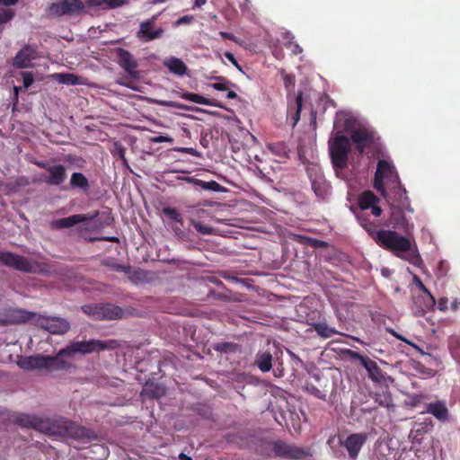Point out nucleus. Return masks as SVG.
Listing matches in <instances>:
<instances>
[{
  "instance_id": "obj_16",
  "label": "nucleus",
  "mask_w": 460,
  "mask_h": 460,
  "mask_svg": "<svg viewBox=\"0 0 460 460\" xmlns=\"http://www.w3.org/2000/svg\"><path fill=\"white\" fill-rule=\"evenodd\" d=\"M36 50L30 46H25L16 54L13 65L17 68L30 67L32 60L36 59Z\"/></svg>"
},
{
  "instance_id": "obj_7",
  "label": "nucleus",
  "mask_w": 460,
  "mask_h": 460,
  "mask_svg": "<svg viewBox=\"0 0 460 460\" xmlns=\"http://www.w3.org/2000/svg\"><path fill=\"white\" fill-rule=\"evenodd\" d=\"M399 175L390 159H379L375 174L374 187L378 191L399 182Z\"/></svg>"
},
{
  "instance_id": "obj_58",
  "label": "nucleus",
  "mask_w": 460,
  "mask_h": 460,
  "mask_svg": "<svg viewBox=\"0 0 460 460\" xmlns=\"http://www.w3.org/2000/svg\"><path fill=\"white\" fill-rule=\"evenodd\" d=\"M191 21V17L190 16H183L178 20V23H186Z\"/></svg>"
},
{
  "instance_id": "obj_5",
  "label": "nucleus",
  "mask_w": 460,
  "mask_h": 460,
  "mask_svg": "<svg viewBox=\"0 0 460 460\" xmlns=\"http://www.w3.org/2000/svg\"><path fill=\"white\" fill-rule=\"evenodd\" d=\"M18 313L22 321H31L52 334H65L70 329V323L61 317L45 316L25 311H18Z\"/></svg>"
},
{
  "instance_id": "obj_19",
  "label": "nucleus",
  "mask_w": 460,
  "mask_h": 460,
  "mask_svg": "<svg viewBox=\"0 0 460 460\" xmlns=\"http://www.w3.org/2000/svg\"><path fill=\"white\" fill-rule=\"evenodd\" d=\"M86 215H73L67 217L60 218L54 222V226L57 228H68L78 223L90 220L93 217Z\"/></svg>"
},
{
  "instance_id": "obj_20",
  "label": "nucleus",
  "mask_w": 460,
  "mask_h": 460,
  "mask_svg": "<svg viewBox=\"0 0 460 460\" xmlns=\"http://www.w3.org/2000/svg\"><path fill=\"white\" fill-rule=\"evenodd\" d=\"M302 102V93H298L295 99V102L288 106V118L290 119L292 127H295L300 119Z\"/></svg>"
},
{
  "instance_id": "obj_14",
  "label": "nucleus",
  "mask_w": 460,
  "mask_h": 460,
  "mask_svg": "<svg viewBox=\"0 0 460 460\" xmlns=\"http://www.w3.org/2000/svg\"><path fill=\"white\" fill-rule=\"evenodd\" d=\"M118 63L119 65L131 76L137 77V64L133 56L123 49H119L118 51Z\"/></svg>"
},
{
  "instance_id": "obj_40",
  "label": "nucleus",
  "mask_w": 460,
  "mask_h": 460,
  "mask_svg": "<svg viewBox=\"0 0 460 460\" xmlns=\"http://www.w3.org/2000/svg\"><path fill=\"white\" fill-rule=\"evenodd\" d=\"M281 76L284 86L290 91L295 85V76L293 75L286 74L284 71L281 72Z\"/></svg>"
},
{
  "instance_id": "obj_12",
  "label": "nucleus",
  "mask_w": 460,
  "mask_h": 460,
  "mask_svg": "<svg viewBox=\"0 0 460 460\" xmlns=\"http://www.w3.org/2000/svg\"><path fill=\"white\" fill-rule=\"evenodd\" d=\"M84 4L81 0H57L49 7V14L62 16L82 11Z\"/></svg>"
},
{
  "instance_id": "obj_13",
  "label": "nucleus",
  "mask_w": 460,
  "mask_h": 460,
  "mask_svg": "<svg viewBox=\"0 0 460 460\" xmlns=\"http://www.w3.org/2000/svg\"><path fill=\"white\" fill-rule=\"evenodd\" d=\"M67 178L66 170L63 164H53L48 167V172L41 175L44 182L51 186H60Z\"/></svg>"
},
{
  "instance_id": "obj_31",
  "label": "nucleus",
  "mask_w": 460,
  "mask_h": 460,
  "mask_svg": "<svg viewBox=\"0 0 460 460\" xmlns=\"http://www.w3.org/2000/svg\"><path fill=\"white\" fill-rule=\"evenodd\" d=\"M216 79L217 80V82L214 84H209L208 86L212 87L217 91L226 92L228 90L229 85H233L232 83H230L227 79L222 76L217 77Z\"/></svg>"
},
{
  "instance_id": "obj_59",
  "label": "nucleus",
  "mask_w": 460,
  "mask_h": 460,
  "mask_svg": "<svg viewBox=\"0 0 460 460\" xmlns=\"http://www.w3.org/2000/svg\"><path fill=\"white\" fill-rule=\"evenodd\" d=\"M457 344L460 347V338H453L450 340L449 346L452 348L454 344Z\"/></svg>"
},
{
  "instance_id": "obj_32",
  "label": "nucleus",
  "mask_w": 460,
  "mask_h": 460,
  "mask_svg": "<svg viewBox=\"0 0 460 460\" xmlns=\"http://www.w3.org/2000/svg\"><path fill=\"white\" fill-rule=\"evenodd\" d=\"M285 39L287 40V42L285 43V46L292 51L293 54L297 55L302 52V48L297 44L292 42V40L294 37L290 34V32L287 31L284 34Z\"/></svg>"
},
{
  "instance_id": "obj_3",
  "label": "nucleus",
  "mask_w": 460,
  "mask_h": 460,
  "mask_svg": "<svg viewBox=\"0 0 460 460\" xmlns=\"http://www.w3.org/2000/svg\"><path fill=\"white\" fill-rule=\"evenodd\" d=\"M335 126L350 132L351 140L360 155L374 153L379 149V138L373 128L359 123L351 113L337 112Z\"/></svg>"
},
{
  "instance_id": "obj_18",
  "label": "nucleus",
  "mask_w": 460,
  "mask_h": 460,
  "mask_svg": "<svg viewBox=\"0 0 460 460\" xmlns=\"http://www.w3.org/2000/svg\"><path fill=\"white\" fill-rule=\"evenodd\" d=\"M152 21H146L140 24V30L138 31V36L146 40H152L161 37L163 33L162 29L153 30Z\"/></svg>"
},
{
  "instance_id": "obj_64",
  "label": "nucleus",
  "mask_w": 460,
  "mask_h": 460,
  "mask_svg": "<svg viewBox=\"0 0 460 460\" xmlns=\"http://www.w3.org/2000/svg\"><path fill=\"white\" fill-rule=\"evenodd\" d=\"M188 458H190L187 455H185L184 453H181L179 455V459L180 460H187Z\"/></svg>"
},
{
  "instance_id": "obj_47",
  "label": "nucleus",
  "mask_w": 460,
  "mask_h": 460,
  "mask_svg": "<svg viewBox=\"0 0 460 460\" xmlns=\"http://www.w3.org/2000/svg\"><path fill=\"white\" fill-rule=\"evenodd\" d=\"M114 147H115V152L118 154V155L123 161H125V149H124V147L120 144H118V143H115Z\"/></svg>"
},
{
  "instance_id": "obj_24",
  "label": "nucleus",
  "mask_w": 460,
  "mask_h": 460,
  "mask_svg": "<svg viewBox=\"0 0 460 460\" xmlns=\"http://www.w3.org/2000/svg\"><path fill=\"white\" fill-rule=\"evenodd\" d=\"M255 363L261 371L269 372L272 367V355L269 351H259Z\"/></svg>"
},
{
  "instance_id": "obj_6",
  "label": "nucleus",
  "mask_w": 460,
  "mask_h": 460,
  "mask_svg": "<svg viewBox=\"0 0 460 460\" xmlns=\"http://www.w3.org/2000/svg\"><path fill=\"white\" fill-rule=\"evenodd\" d=\"M0 261L8 267L26 273L48 272L47 264L31 261L23 256L12 252H0Z\"/></svg>"
},
{
  "instance_id": "obj_54",
  "label": "nucleus",
  "mask_w": 460,
  "mask_h": 460,
  "mask_svg": "<svg viewBox=\"0 0 460 460\" xmlns=\"http://www.w3.org/2000/svg\"><path fill=\"white\" fill-rule=\"evenodd\" d=\"M21 89H22L21 86L13 87V102H14V103L18 102V94H19V91H21Z\"/></svg>"
},
{
  "instance_id": "obj_21",
  "label": "nucleus",
  "mask_w": 460,
  "mask_h": 460,
  "mask_svg": "<svg viewBox=\"0 0 460 460\" xmlns=\"http://www.w3.org/2000/svg\"><path fill=\"white\" fill-rule=\"evenodd\" d=\"M164 65L169 71L177 75H184L187 72L186 65L178 58L170 57L164 59Z\"/></svg>"
},
{
  "instance_id": "obj_43",
  "label": "nucleus",
  "mask_w": 460,
  "mask_h": 460,
  "mask_svg": "<svg viewBox=\"0 0 460 460\" xmlns=\"http://www.w3.org/2000/svg\"><path fill=\"white\" fill-rule=\"evenodd\" d=\"M173 150L179 153L188 154L195 157H200V153L192 147H175Z\"/></svg>"
},
{
  "instance_id": "obj_49",
  "label": "nucleus",
  "mask_w": 460,
  "mask_h": 460,
  "mask_svg": "<svg viewBox=\"0 0 460 460\" xmlns=\"http://www.w3.org/2000/svg\"><path fill=\"white\" fill-rule=\"evenodd\" d=\"M297 238L299 239V241L303 243H310L314 246H315L316 243H318V241L314 240V239H312V238H309V237H305V236H300L298 235Z\"/></svg>"
},
{
  "instance_id": "obj_55",
  "label": "nucleus",
  "mask_w": 460,
  "mask_h": 460,
  "mask_svg": "<svg viewBox=\"0 0 460 460\" xmlns=\"http://www.w3.org/2000/svg\"><path fill=\"white\" fill-rule=\"evenodd\" d=\"M36 164L39 166V167H41L43 169H45L46 171V173L48 172V167H51L53 164H49L46 162H38L36 163Z\"/></svg>"
},
{
  "instance_id": "obj_2",
  "label": "nucleus",
  "mask_w": 460,
  "mask_h": 460,
  "mask_svg": "<svg viewBox=\"0 0 460 460\" xmlns=\"http://www.w3.org/2000/svg\"><path fill=\"white\" fill-rule=\"evenodd\" d=\"M111 346L101 341H75L60 349L55 356H44L37 354L30 357L21 358L18 366L25 370H39L44 374L52 373L59 370H66L71 367L66 358H72L75 354H87L95 351L103 350Z\"/></svg>"
},
{
  "instance_id": "obj_1",
  "label": "nucleus",
  "mask_w": 460,
  "mask_h": 460,
  "mask_svg": "<svg viewBox=\"0 0 460 460\" xmlns=\"http://www.w3.org/2000/svg\"><path fill=\"white\" fill-rule=\"evenodd\" d=\"M378 199L371 191L363 192L358 199L359 209L356 213V217L359 225L368 233L375 242L381 247L392 251L396 256L408 261L413 265H420V256L411 249L410 241L401 235L396 231L376 230V226L367 217V210L378 217L382 214V209L376 203Z\"/></svg>"
},
{
  "instance_id": "obj_28",
  "label": "nucleus",
  "mask_w": 460,
  "mask_h": 460,
  "mask_svg": "<svg viewBox=\"0 0 460 460\" xmlns=\"http://www.w3.org/2000/svg\"><path fill=\"white\" fill-rule=\"evenodd\" d=\"M312 328L322 338L327 339L332 337L334 334L339 333L334 328L328 326L325 323H314Z\"/></svg>"
},
{
  "instance_id": "obj_35",
  "label": "nucleus",
  "mask_w": 460,
  "mask_h": 460,
  "mask_svg": "<svg viewBox=\"0 0 460 460\" xmlns=\"http://www.w3.org/2000/svg\"><path fill=\"white\" fill-rule=\"evenodd\" d=\"M190 224L193 227L202 234H210L213 233V228L208 225H203L200 222L190 219Z\"/></svg>"
},
{
  "instance_id": "obj_9",
  "label": "nucleus",
  "mask_w": 460,
  "mask_h": 460,
  "mask_svg": "<svg viewBox=\"0 0 460 460\" xmlns=\"http://www.w3.org/2000/svg\"><path fill=\"white\" fill-rule=\"evenodd\" d=\"M367 439V434L366 433H354L348 436L344 440L340 438L331 437L327 440V444L332 447L333 444L337 441L338 444H341L348 451L349 456L351 459L357 458L358 453Z\"/></svg>"
},
{
  "instance_id": "obj_52",
  "label": "nucleus",
  "mask_w": 460,
  "mask_h": 460,
  "mask_svg": "<svg viewBox=\"0 0 460 460\" xmlns=\"http://www.w3.org/2000/svg\"><path fill=\"white\" fill-rule=\"evenodd\" d=\"M155 102L159 105H162V106L177 107V105L173 102H171V101H155Z\"/></svg>"
},
{
  "instance_id": "obj_25",
  "label": "nucleus",
  "mask_w": 460,
  "mask_h": 460,
  "mask_svg": "<svg viewBox=\"0 0 460 460\" xmlns=\"http://www.w3.org/2000/svg\"><path fill=\"white\" fill-rule=\"evenodd\" d=\"M415 304L420 307V312L424 313L427 310L434 308L436 300L429 292H427L416 298Z\"/></svg>"
},
{
  "instance_id": "obj_48",
  "label": "nucleus",
  "mask_w": 460,
  "mask_h": 460,
  "mask_svg": "<svg viewBox=\"0 0 460 460\" xmlns=\"http://www.w3.org/2000/svg\"><path fill=\"white\" fill-rule=\"evenodd\" d=\"M425 398L423 394H413L411 396V405L415 406L422 402Z\"/></svg>"
},
{
  "instance_id": "obj_39",
  "label": "nucleus",
  "mask_w": 460,
  "mask_h": 460,
  "mask_svg": "<svg viewBox=\"0 0 460 460\" xmlns=\"http://www.w3.org/2000/svg\"><path fill=\"white\" fill-rule=\"evenodd\" d=\"M195 183L197 185H199L202 187V189L204 190H214V191H217L219 190V184L214 181H203L201 180H196L195 181Z\"/></svg>"
},
{
  "instance_id": "obj_41",
  "label": "nucleus",
  "mask_w": 460,
  "mask_h": 460,
  "mask_svg": "<svg viewBox=\"0 0 460 460\" xmlns=\"http://www.w3.org/2000/svg\"><path fill=\"white\" fill-rule=\"evenodd\" d=\"M312 188L314 190L315 194L321 198H323L328 192V187L325 184H323V187L322 188L320 186V182L316 181H312Z\"/></svg>"
},
{
  "instance_id": "obj_45",
  "label": "nucleus",
  "mask_w": 460,
  "mask_h": 460,
  "mask_svg": "<svg viewBox=\"0 0 460 460\" xmlns=\"http://www.w3.org/2000/svg\"><path fill=\"white\" fill-rule=\"evenodd\" d=\"M226 58L231 62L235 67H237L239 70L241 69V66H239L237 60L235 59L234 56L231 52H226L225 53Z\"/></svg>"
},
{
  "instance_id": "obj_50",
  "label": "nucleus",
  "mask_w": 460,
  "mask_h": 460,
  "mask_svg": "<svg viewBox=\"0 0 460 460\" xmlns=\"http://www.w3.org/2000/svg\"><path fill=\"white\" fill-rule=\"evenodd\" d=\"M348 353H349V355L351 358L359 360L361 365H362V359H367L368 358L364 357V356L360 355L359 353L352 351V350H348Z\"/></svg>"
},
{
  "instance_id": "obj_36",
  "label": "nucleus",
  "mask_w": 460,
  "mask_h": 460,
  "mask_svg": "<svg viewBox=\"0 0 460 460\" xmlns=\"http://www.w3.org/2000/svg\"><path fill=\"white\" fill-rule=\"evenodd\" d=\"M14 16V13L11 9L0 8V26L11 21Z\"/></svg>"
},
{
  "instance_id": "obj_53",
  "label": "nucleus",
  "mask_w": 460,
  "mask_h": 460,
  "mask_svg": "<svg viewBox=\"0 0 460 460\" xmlns=\"http://www.w3.org/2000/svg\"><path fill=\"white\" fill-rule=\"evenodd\" d=\"M19 0H0V5L12 6L15 5Z\"/></svg>"
},
{
  "instance_id": "obj_17",
  "label": "nucleus",
  "mask_w": 460,
  "mask_h": 460,
  "mask_svg": "<svg viewBox=\"0 0 460 460\" xmlns=\"http://www.w3.org/2000/svg\"><path fill=\"white\" fill-rule=\"evenodd\" d=\"M425 412L433 415L441 422L449 421V411L443 401H436L426 405Z\"/></svg>"
},
{
  "instance_id": "obj_34",
  "label": "nucleus",
  "mask_w": 460,
  "mask_h": 460,
  "mask_svg": "<svg viewBox=\"0 0 460 460\" xmlns=\"http://www.w3.org/2000/svg\"><path fill=\"white\" fill-rule=\"evenodd\" d=\"M164 213L175 223H179L181 226L182 225L181 215L175 208H164Z\"/></svg>"
},
{
  "instance_id": "obj_42",
  "label": "nucleus",
  "mask_w": 460,
  "mask_h": 460,
  "mask_svg": "<svg viewBox=\"0 0 460 460\" xmlns=\"http://www.w3.org/2000/svg\"><path fill=\"white\" fill-rule=\"evenodd\" d=\"M306 390L307 392L310 394H313L314 396H315L316 398H319V399H322V400H325L326 399V394L325 393L322 392L321 390H319L316 386L314 385H308L306 387Z\"/></svg>"
},
{
  "instance_id": "obj_10",
  "label": "nucleus",
  "mask_w": 460,
  "mask_h": 460,
  "mask_svg": "<svg viewBox=\"0 0 460 460\" xmlns=\"http://www.w3.org/2000/svg\"><path fill=\"white\" fill-rule=\"evenodd\" d=\"M270 447L275 456L286 459L298 460L310 455L309 450L284 441H276Z\"/></svg>"
},
{
  "instance_id": "obj_51",
  "label": "nucleus",
  "mask_w": 460,
  "mask_h": 460,
  "mask_svg": "<svg viewBox=\"0 0 460 460\" xmlns=\"http://www.w3.org/2000/svg\"><path fill=\"white\" fill-rule=\"evenodd\" d=\"M219 34L224 39H228V40H233L234 42L237 41L235 36L234 34H232V33H229V32H226V31H220Z\"/></svg>"
},
{
  "instance_id": "obj_30",
  "label": "nucleus",
  "mask_w": 460,
  "mask_h": 460,
  "mask_svg": "<svg viewBox=\"0 0 460 460\" xmlns=\"http://www.w3.org/2000/svg\"><path fill=\"white\" fill-rule=\"evenodd\" d=\"M126 0H90L91 4L107 8H116L122 5Z\"/></svg>"
},
{
  "instance_id": "obj_61",
  "label": "nucleus",
  "mask_w": 460,
  "mask_h": 460,
  "mask_svg": "<svg viewBox=\"0 0 460 460\" xmlns=\"http://www.w3.org/2000/svg\"><path fill=\"white\" fill-rule=\"evenodd\" d=\"M207 0H195L194 1V6L196 7H201L203 4H205Z\"/></svg>"
},
{
  "instance_id": "obj_11",
  "label": "nucleus",
  "mask_w": 460,
  "mask_h": 460,
  "mask_svg": "<svg viewBox=\"0 0 460 460\" xmlns=\"http://www.w3.org/2000/svg\"><path fill=\"white\" fill-rule=\"evenodd\" d=\"M404 211H407L405 208H391V215L389 218V223L392 225L393 228L395 230H399L403 232L407 236H405L409 241L408 237L413 230V224L411 223L403 215ZM411 243V242H410ZM412 245V243H411ZM411 249L416 252L419 255L417 250L411 246Z\"/></svg>"
},
{
  "instance_id": "obj_4",
  "label": "nucleus",
  "mask_w": 460,
  "mask_h": 460,
  "mask_svg": "<svg viewBox=\"0 0 460 460\" xmlns=\"http://www.w3.org/2000/svg\"><path fill=\"white\" fill-rule=\"evenodd\" d=\"M330 155L336 175L341 179H345V169L348 165V155L350 151L349 139L337 134L330 142Z\"/></svg>"
},
{
  "instance_id": "obj_37",
  "label": "nucleus",
  "mask_w": 460,
  "mask_h": 460,
  "mask_svg": "<svg viewBox=\"0 0 460 460\" xmlns=\"http://www.w3.org/2000/svg\"><path fill=\"white\" fill-rule=\"evenodd\" d=\"M112 269L116 271L124 272V273L128 274L130 278H132V269L128 265H121V264L114 263L112 265ZM139 274H141L140 271H136V270L133 271V275H139Z\"/></svg>"
},
{
  "instance_id": "obj_8",
  "label": "nucleus",
  "mask_w": 460,
  "mask_h": 460,
  "mask_svg": "<svg viewBox=\"0 0 460 460\" xmlns=\"http://www.w3.org/2000/svg\"><path fill=\"white\" fill-rule=\"evenodd\" d=\"M380 192L387 200L391 208H405L410 213L413 212L412 208L409 204L406 190L402 187L401 181L384 188V191Z\"/></svg>"
},
{
  "instance_id": "obj_57",
  "label": "nucleus",
  "mask_w": 460,
  "mask_h": 460,
  "mask_svg": "<svg viewBox=\"0 0 460 460\" xmlns=\"http://www.w3.org/2000/svg\"><path fill=\"white\" fill-rule=\"evenodd\" d=\"M418 286H419L420 291L422 292V294H426L427 292H429V290L426 288V287L419 279H418Z\"/></svg>"
},
{
  "instance_id": "obj_46",
  "label": "nucleus",
  "mask_w": 460,
  "mask_h": 460,
  "mask_svg": "<svg viewBox=\"0 0 460 460\" xmlns=\"http://www.w3.org/2000/svg\"><path fill=\"white\" fill-rule=\"evenodd\" d=\"M448 300L447 297H441L438 300V309L441 312H445L447 309Z\"/></svg>"
},
{
  "instance_id": "obj_29",
  "label": "nucleus",
  "mask_w": 460,
  "mask_h": 460,
  "mask_svg": "<svg viewBox=\"0 0 460 460\" xmlns=\"http://www.w3.org/2000/svg\"><path fill=\"white\" fill-rule=\"evenodd\" d=\"M182 99L192 102L198 104L203 105H215L211 100H208L199 94L192 93H184L181 96Z\"/></svg>"
},
{
  "instance_id": "obj_22",
  "label": "nucleus",
  "mask_w": 460,
  "mask_h": 460,
  "mask_svg": "<svg viewBox=\"0 0 460 460\" xmlns=\"http://www.w3.org/2000/svg\"><path fill=\"white\" fill-rule=\"evenodd\" d=\"M69 183L72 189L80 190L83 192H87L90 189L89 181L82 172H73Z\"/></svg>"
},
{
  "instance_id": "obj_56",
  "label": "nucleus",
  "mask_w": 460,
  "mask_h": 460,
  "mask_svg": "<svg viewBox=\"0 0 460 460\" xmlns=\"http://www.w3.org/2000/svg\"><path fill=\"white\" fill-rule=\"evenodd\" d=\"M230 346H231V345H230V344H228V343L217 344V345L216 346V349H217V350H222V351H226V349H227L228 347H230Z\"/></svg>"
},
{
  "instance_id": "obj_23",
  "label": "nucleus",
  "mask_w": 460,
  "mask_h": 460,
  "mask_svg": "<svg viewBox=\"0 0 460 460\" xmlns=\"http://www.w3.org/2000/svg\"><path fill=\"white\" fill-rule=\"evenodd\" d=\"M59 84L66 85L82 84L83 80L81 77L70 73H57L51 75Z\"/></svg>"
},
{
  "instance_id": "obj_62",
  "label": "nucleus",
  "mask_w": 460,
  "mask_h": 460,
  "mask_svg": "<svg viewBox=\"0 0 460 460\" xmlns=\"http://www.w3.org/2000/svg\"><path fill=\"white\" fill-rule=\"evenodd\" d=\"M458 301L456 299H455L452 303H451V309L453 311H456L458 309Z\"/></svg>"
},
{
  "instance_id": "obj_63",
  "label": "nucleus",
  "mask_w": 460,
  "mask_h": 460,
  "mask_svg": "<svg viewBox=\"0 0 460 460\" xmlns=\"http://www.w3.org/2000/svg\"><path fill=\"white\" fill-rule=\"evenodd\" d=\"M381 272H382V275L386 278L389 277V275H390V270L388 269H383Z\"/></svg>"
},
{
  "instance_id": "obj_38",
  "label": "nucleus",
  "mask_w": 460,
  "mask_h": 460,
  "mask_svg": "<svg viewBox=\"0 0 460 460\" xmlns=\"http://www.w3.org/2000/svg\"><path fill=\"white\" fill-rule=\"evenodd\" d=\"M22 77L24 89H28L34 82L33 75L31 72L22 71L19 74Z\"/></svg>"
},
{
  "instance_id": "obj_26",
  "label": "nucleus",
  "mask_w": 460,
  "mask_h": 460,
  "mask_svg": "<svg viewBox=\"0 0 460 460\" xmlns=\"http://www.w3.org/2000/svg\"><path fill=\"white\" fill-rule=\"evenodd\" d=\"M362 366L366 368L371 379L379 381L382 378V372L375 361L370 358L362 359Z\"/></svg>"
},
{
  "instance_id": "obj_60",
  "label": "nucleus",
  "mask_w": 460,
  "mask_h": 460,
  "mask_svg": "<svg viewBox=\"0 0 460 460\" xmlns=\"http://www.w3.org/2000/svg\"><path fill=\"white\" fill-rule=\"evenodd\" d=\"M237 97V94L234 91H228L227 90V94H226V98L227 99H235Z\"/></svg>"
},
{
  "instance_id": "obj_15",
  "label": "nucleus",
  "mask_w": 460,
  "mask_h": 460,
  "mask_svg": "<svg viewBox=\"0 0 460 460\" xmlns=\"http://www.w3.org/2000/svg\"><path fill=\"white\" fill-rule=\"evenodd\" d=\"M54 421L57 423L58 428L59 429L58 433L61 435L76 438L85 436V430L84 429L77 427L75 423L64 418H58Z\"/></svg>"
},
{
  "instance_id": "obj_44",
  "label": "nucleus",
  "mask_w": 460,
  "mask_h": 460,
  "mask_svg": "<svg viewBox=\"0 0 460 460\" xmlns=\"http://www.w3.org/2000/svg\"><path fill=\"white\" fill-rule=\"evenodd\" d=\"M152 143H172L173 142V138L169 136H157L150 138Z\"/></svg>"
},
{
  "instance_id": "obj_33",
  "label": "nucleus",
  "mask_w": 460,
  "mask_h": 460,
  "mask_svg": "<svg viewBox=\"0 0 460 460\" xmlns=\"http://www.w3.org/2000/svg\"><path fill=\"white\" fill-rule=\"evenodd\" d=\"M83 311L95 320H102L101 306L98 305H84L82 307Z\"/></svg>"
},
{
  "instance_id": "obj_27",
  "label": "nucleus",
  "mask_w": 460,
  "mask_h": 460,
  "mask_svg": "<svg viewBox=\"0 0 460 460\" xmlns=\"http://www.w3.org/2000/svg\"><path fill=\"white\" fill-rule=\"evenodd\" d=\"M102 320H113L119 318L122 314V311L119 307L112 305H105L101 306Z\"/></svg>"
}]
</instances>
